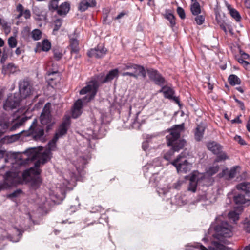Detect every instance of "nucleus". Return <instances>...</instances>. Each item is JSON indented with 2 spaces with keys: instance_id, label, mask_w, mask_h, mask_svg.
Here are the masks:
<instances>
[{
  "instance_id": "obj_51",
  "label": "nucleus",
  "mask_w": 250,
  "mask_h": 250,
  "mask_svg": "<svg viewBox=\"0 0 250 250\" xmlns=\"http://www.w3.org/2000/svg\"><path fill=\"white\" fill-rule=\"evenodd\" d=\"M127 13L126 12L123 11L121 12L118 16L115 18V19L118 20L121 18H122L123 17H124L125 15H127Z\"/></svg>"
},
{
  "instance_id": "obj_12",
  "label": "nucleus",
  "mask_w": 250,
  "mask_h": 250,
  "mask_svg": "<svg viewBox=\"0 0 250 250\" xmlns=\"http://www.w3.org/2000/svg\"><path fill=\"white\" fill-rule=\"evenodd\" d=\"M51 104L47 103L44 105L40 117L42 124L47 125L52 123L51 115Z\"/></svg>"
},
{
  "instance_id": "obj_30",
  "label": "nucleus",
  "mask_w": 250,
  "mask_h": 250,
  "mask_svg": "<svg viewBox=\"0 0 250 250\" xmlns=\"http://www.w3.org/2000/svg\"><path fill=\"white\" fill-rule=\"evenodd\" d=\"M9 125V122L7 117L0 118V126L3 131H5V130L8 128Z\"/></svg>"
},
{
  "instance_id": "obj_6",
  "label": "nucleus",
  "mask_w": 250,
  "mask_h": 250,
  "mask_svg": "<svg viewBox=\"0 0 250 250\" xmlns=\"http://www.w3.org/2000/svg\"><path fill=\"white\" fill-rule=\"evenodd\" d=\"M20 183V177L17 171L7 172L3 182L0 183V191L10 187L16 186Z\"/></svg>"
},
{
  "instance_id": "obj_8",
  "label": "nucleus",
  "mask_w": 250,
  "mask_h": 250,
  "mask_svg": "<svg viewBox=\"0 0 250 250\" xmlns=\"http://www.w3.org/2000/svg\"><path fill=\"white\" fill-rule=\"evenodd\" d=\"M208 148L213 153L218 155L217 158L215 160V162H218L222 160H224L228 159L226 153L220 152L221 151L222 147L221 146L215 142H209L207 144Z\"/></svg>"
},
{
  "instance_id": "obj_14",
  "label": "nucleus",
  "mask_w": 250,
  "mask_h": 250,
  "mask_svg": "<svg viewBox=\"0 0 250 250\" xmlns=\"http://www.w3.org/2000/svg\"><path fill=\"white\" fill-rule=\"evenodd\" d=\"M147 73L149 78L153 81L156 84L161 85L165 83L164 78L156 70L148 69Z\"/></svg>"
},
{
  "instance_id": "obj_17",
  "label": "nucleus",
  "mask_w": 250,
  "mask_h": 250,
  "mask_svg": "<svg viewBox=\"0 0 250 250\" xmlns=\"http://www.w3.org/2000/svg\"><path fill=\"white\" fill-rule=\"evenodd\" d=\"M239 169L240 167L238 166L233 167L230 169L226 168L222 171L221 173L222 176L227 179H231L236 176Z\"/></svg>"
},
{
  "instance_id": "obj_52",
  "label": "nucleus",
  "mask_w": 250,
  "mask_h": 250,
  "mask_svg": "<svg viewBox=\"0 0 250 250\" xmlns=\"http://www.w3.org/2000/svg\"><path fill=\"white\" fill-rule=\"evenodd\" d=\"M23 52H24V50L22 48H20V47L17 48L16 50H15V53L17 55H20Z\"/></svg>"
},
{
  "instance_id": "obj_2",
  "label": "nucleus",
  "mask_w": 250,
  "mask_h": 250,
  "mask_svg": "<svg viewBox=\"0 0 250 250\" xmlns=\"http://www.w3.org/2000/svg\"><path fill=\"white\" fill-rule=\"evenodd\" d=\"M184 131V124L175 125L168 130L169 134L166 136V139L168 146H172V150L165 155L166 160H169L174 151H178L185 146V141L180 138L181 134Z\"/></svg>"
},
{
  "instance_id": "obj_45",
  "label": "nucleus",
  "mask_w": 250,
  "mask_h": 250,
  "mask_svg": "<svg viewBox=\"0 0 250 250\" xmlns=\"http://www.w3.org/2000/svg\"><path fill=\"white\" fill-rule=\"evenodd\" d=\"M234 139L241 145H244L246 144L244 140L240 136L236 135L234 137Z\"/></svg>"
},
{
  "instance_id": "obj_60",
  "label": "nucleus",
  "mask_w": 250,
  "mask_h": 250,
  "mask_svg": "<svg viewBox=\"0 0 250 250\" xmlns=\"http://www.w3.org/2000/svg\"><path fill=\"white\" fill-rule=\"evenodd\" d=\"M237 60L238 62L242 64H243L246 61H245V59L242 58L241 57L238 58Z\"/></svg>"
},
{
  "instance_id": "obj_57",
  "label": "nucleus",
  "mask_w": 250,
  "mask_h": 250,
  "mask_svg": "<svg viewBox=\"0 0 250 250\" xmlns=\"http://www.w3.org/2000/svg\"><path fill=\"white\" fill-rule=\"evenodd\" d=\"M245 5L247 8L250 9V0H245Z\"/></svg>"
},
{
  "instance_id": "obj_40",
  "label": "nucleus",
  "mask_w": 250,
  "mask_h": 250,
  "mask_svg": "<svg viewBox=\"0 0 250 250\" xmlns=\"http://www.w3.org/2000/svg\"><path fill=\"white\" fill-rule=\"evenodd\" d=\"M196 17L195 18V20L198 25H202L205 21V17L203 15H195Z\"/></svg>"
},
{
  "instance_id": "obj_16",
  "label": "nucleus",
  "mask_w": 250,
  "mask_h": 250,
  "mask_svg": "<svg viewBox=\"0 0 250 250\" xmlns=\"http://www.w3.org/2000/svg\"><path fill=\"white\" fill-rule=\"evenodd\" d=\"M69 125V120H67L64 121L60 125L54 136L55 139H58L60 137H61L66 133Z\"/></svg>"
},
{
  "instance_id": "obj_21",
  "label": "nucleus",
  "mask_w": 250,
  "mask_h": 250,
  "mask_svg": "<svg viewBox=\"0 0 250 250\" xmlns=\"http://www.w3.org/2000/svg\"><path fill=\"white\" fill-rule=\"evenodd\" d=\"M206 128V125L203 123L198 125L195 131V138L197 141H200L203 137V134Z\"/></svg>"
},
{
  "instance_id": "obj_28",
  "label": "nucleus",
  "mask_w": 250,
  "mask_h": 250,
  "mask_svg": "<svg viewBox=\"0 0 250 250\" xmlns=\"http://www.w3.org/2000/svg\"><path fill=\"white\" fill-rule=\"evenodd\" d=\"M27 120L28 118L27 117H22L21 119L14 123V124L10 128V130L11 131H14L17 128L21 126Z\"/></svg>"
},
{
  "instance_id": "obj_29",
  "label": "nucleus",
  "mask_w": 250,
  "mask_h": 250,
  "mask_svg": "<svg viewBox=\"0 0 250 250\" xmlns=\"http://www.w3.org/2000/svg\"><path fill=\"white\" fill-rule=\"evenodd\" d=\"M228 80L229 83L232 85L239 84L241 83L240 79L235 75H230Z\"/></svg>"
},
{
  "instance_id": "obj_48",
  "label": "nucleus",
  "mask_w": 250,
  "mask_h": 250,
  "mask_svg": "<svg viewBox=\"0 0 250 250\" xmlns=\"http://www.w3.org/2000/svg\"><path fill=\"white\" fill-rule=\"evenodd\" d=\"M75 180H76V177H75V174L72 173L71 174V179L70 180H67V179L66 180L67 184L65 185V187H67L68 184L70 183L71 182H75Z\"/></svg>"
},
{
  "instance_id": "obj_56",
  "label": "nucleus",
  "mask_w": 250,
  "mask_h": 250,
  "mask_svg": "<svg viewBox=\"0 0 250 250\" xmlns=\"http://www.w3.org/2000/svg\"><path fill=\"white\" fill-rule=\"evenodd\" d=\"M232 123H241V120L240 119L239 117H236L234 119L231 120Z\"/></svg>"
},
{
  "instance_id": "obj_62",
  "label": "nucleus",
  "mask_w": 250,
  "mask_h": 250,
  "mask_svg": "<svg viewBox=\"0 0 250 250\" xmlns=\"http://www.w3.org/2000/svg\"><path fill=\"white\" fill-rule=\"evenodd\" d=\"M4 44V41L0 38V47H2L3 46Z\"/></svg>"
},
{
  "instance_id": "obj_3",
  "label": "nucleus",
  "mask_w": 250,
  "mask_h": 250,
  "mask_svg": "<svg viewBox=\"0 0 250 250\" xmlns=\"http://www.w3.org/2000/svg\"><path fill=\"white\" fill-rule=\"evenodd\" d=\"M99 85L97 81H90L86 86L84 87L80 91L81 95L86 94L83 99L78 100L75 103L72 110V116L74 118H77L82 113L81 108L83 103L88 102L91 100L96 94Z\"/></svg>"
},
{
  "instance_id": "obj_38",
  "label": "nucleus",
  "mask_w": 250,
  "mask_h": 250,
  "mask_svg": "<svg viewBox=\"0 0 250 250\" xmlns=\"http://www.w3.org/2000/svg\"><path fill=\"white\" fill-rule=\"evenodd\" d=\"M244 229L247 232H250V215L244 221Z\"/></svg>"
},
{
  "instance_id": "obj_24",
  "label": "nucleus",
  "mask_w": 250,
  "mask_h": 250,
  "mask_svg": "<svg viewBox=\"0 0 250 250\" xmlns=\"http://www.w3.org/2000/svg\"><path fill=\"white\" fill-rule=\"evenodd\" d=\"M118 74V70L117 69H115L111 70L108 74L106 76L104 80L102 81V83H106L113 80L114 78L116 77Z\"/></svg>"
},
{
  "instance_id": "obj_10",
  "label": "nucleus",
  "mask_w": 250,
  "mask_h": 250,
  "mask_svg": "<svg viewBox=\"0 0 250 250\" xmlns=\"http://www.w3.org/2000/svg\"><path fill=\"white\" fill-rule=\"evenodd\" d=\"M21 100V97H19V94L15 93L7 98L3 107L6 110L15 109L19 106Z\"/></svg>"
},
{
  "instance_id": "obj_5",
  "label": "nucleus",
  "mask_w": 250,
  "mask_h": 250,
  "mask_svg": "<svg viewBox=\"0 0 250 250\" xmlns=\"http://www.w3.org/2000/svg\"><path fill=\"white\" fill-rule=\"evenodd\" d=\"M215 233L214 237L220 239L221 237H230L232 235V227L226 221L218 222L214 228Z\"/></svg>"
},
{
  "instance_id": "obj_64",
  "label": "nucleus",
  "mask_w": 250,
  "mask_h": 250,
  "mask_svg": "<svg viewBox=\"0 0 250 250\" xmlns=\"http://www.w3.org/2000/svg\"><path fill=\"white\" fill-rule=\"evenodd\" d=\"M181 184V183L180 182H179V181L177 183V185H176L175 186V188H176V189L178 188V187L179 186H180Z\"/></svg>"
},
{
  "instance_id": "obj_1",
  "label": "nucleus",
  "mask_w": 250,
  "mask_h": 250,
  "mask_svg": "<svg viewBox=\"0 0 250 250\" xmlns=\"http://www.w3.org/2000/svg\"><path fill=\"white\" fill-rule=\"evenodd\" d=\"M58 139H53L49 142L48 148L42 151V147L39 148H31L25 151L21 154L19 153H15L13 154V157L15 159L12 161L13 167H16L15 165L22 166L28 163L29 161H33L37 159L35 164V167H31L29 169L25 170L22 174L23 179L25 182H30L36 179L37 184L40 182L39 174L40 170L38 167L41 165H43L50 158V151L54 150L56 147V142Z\"/></svg>"
},
{
  "instance_id": "obj_4",
  "label": "nucleus",
  "mask_w": 250,
  "mask_h": 250,
  "mask_svg": "<svg viewBox=\"0 0 250 250\" xmlns=\"http://www.w3.org/2000/svg\"><path fill=\"white\" fill-rule=\"evenodd\" d=\"M121 70L124 71L121 75L123 76H129L135 79H137L139 76L145 78L146 72L144 68L136 64L128 63L124 64L121 67Z\"/></svg>"
},
{
  "instance_id": "obj_36",
  "label": "nucleus",
  "mask_w": 250,
  "mask_h": 250,
  "mask_svg": "<svg viewBox=\"0 0 250 250\" xmlns=\"http://www.w3.org/2000/svg\"><path fill=\"white\" fill-rule=\"evenodd\" d=\"M239 215L238 213H236L235 211H231L229 213L228 216L229 218L232 220L234 222H236L237 220H238L239 218Z\"/></svg>"
},
{
  "instance_id": "obj_22",
  "label": "nucleus",
  "mask_w": 250,
  "mask_h": 250,
  "mask_svg": "<svg viewBox=\"0 0 250 250\" xmlns=\"http://www.w3.org/2000/svg\"><path fill=\"white\" fill-rule=\"evenodd\" d=\"M70 10V4L67 2L62 3L58 8L57 13L61 16L65 15Z\"/></svg>"
},
{
  "instance_id": "obj_34",
  "label": "nucleus",
  "mask_w": 250,
  "mask_h": 250,
  "mask_svg": "<svg viewBox=\"0 0 250 250\" xmlns=\"http://www.w3.org/2000/svg\"><path fill=\"white\" fill-rule=\"evenodd\" d=\"M8 44L11 48L16 47L17 45V41L16 38L14 37H9L8 39Z\"/></svg>"
},
{
  "instance_id": "obj_35",
  "label": "nucleus",
  "mask_w": 250,
  "mask_h": 250,
  "mask_svg": "<svg viewBox=\"0 0 250 250\" xmlns=\"http://www.w3.org/2000/svg\"><path fill=\"white\" fill-rule=\"evenodd\" d=\"M51 48V43L47 40H44L42 42V49L44 51H48Z\"/></svg>"
},
{
  "instance_id": "obj_25",
  "label": "nucleus",
  "mask_w": 250,
  "mask_h": 250,
  "mask_svg": "<svg viewBox=\"0 0 250 250\" xmlns=\"http://www.w3.org/2000/svg\"><path fill=\"white\" fill-rule=\"evenodd\" d=\"M233 200L236 204L242 205L245 204L248 200H247L245 195L242 193H239L233 197Z\"/></svg>"
},
{
  "instance_id": "obj_26",
  "label": "nucleus",
  "mask_w": 250,
  "mask_h": 250,
  "mask_svg": "<svg viewBox=\"0 0 250 250\" xmlns=\"http://www.w3.org/2000/svg\"><path fill=\"white\" fill-rule=\"evenodd\" d=\"M190 10L193 15H197L201 13V10L200 4L195 1L190 6Z\"/></svg>"
},
{
  "instance_id": "obj_39",
  "label": "nucleus",
  "mask_w": 250,
  "mask_h": 250,
  "mask_svg": "<svg viewBox=\"0 0 250 250\" xmlns=\"http://www.w3.org/2000/svg\"><path fill=\"white\" fill-rule=\"evenodd\" d=\"M165 18L169 21L171 26H173L175 24L174 16L171 13L167 14L165 16Z\"/></svg>"
},
{
  "instance_id": "obj_31",
  "label": "nucleus",
  "mask_w": 250,
  "mask_h": 250,
  "mask_svg": "<svg viewBox=\"0 0 250 250\" xmlns=\"http://www.w3.org/2000/svg\"><path fill=\"white\" fill-rule=\"evenodd\" d=\"M78 41L76 39H72L70 41L71 52L77 53L79 51Z\"/></svg>"
},
{
  "instance_id": "obj_55",
  "label": "nucleus",
  "mask_w": 250,
  "mask_h": 250,
  "mask_svg": "<svg viewBox=\"0 0 250 250\" xmlns=\"http://www.w3.org/2000/svg\"><path fill=\"white\" fill-rule=\"evenodd\" d=\"M5 153L6 151L4 149L0 148V159H2L4 157Z\"/></svg>"
},
{
  "instance_id": "obj_23",
  "label": "nucleus",
  "mask_w": 250,
  "mask_h": 250,
  "mask_svg": "<svg viewBox=\"0 0 250 250\" xmlns=\"http://www.w3.org/2000/svg\"><path fill=\"white\" fill-rule=\"evenodd\" d=\"M236 188L238 190H241L244 191L246 194H248L249 193H250V183H241L236 186Z\"/></svg>"
},
{
  "instance_id": "obj_47",
  "label": "nucleus",
  "mask_w": 250,
  "mask_h": 250,
  "mask_svg": "<svg viewBox=\"0 0 250 250\" xmlns=\"http://www.w3.org/2000/svg\"><path fill=\"white\" fill-rule=\"evenodd\" d=\"M23 16L26 19H29L31 17V13L29 10L26 9L23 12Z\"/></svg>"
},
{
  "instance_id": "obj_61",
  "label": "nucleus",
  "mask_w": 250,
  "mask_h": 250,
  "mask_svg": "<svg viewBox=\"0 0 250 250\" xmlns=\"http://www.w3.org/2000/svg\"><path fill=\"white\" fill-rule=\"evenodd\" d=\"M220 27L222 29H223L225 32H227V29L225 26L224 24H221Z\"/></svg>"
},
{
  "instance_id": "obj_58",
  "label": "nucleus",
  "mask_w": 250,
  "mask_h": 250,
  "mask_svg": "<svg viewBox=\"0 0 250 250\" xmlns=\"http://www.w3.org/2000/svg\"><path fill=\"white\" fill-rule=\"evenodd\" d=\"M142 148L144 150H146L147 148V142H144L142 144Z\"/></svg>"
},
{
  "instance_id": "obj_27",
  "label": "nucleus",
  "mask_w": 250,
  "mask_h": 250,
  "mask_svg": "<svg viewBox=\"0 0 250 250\" xmlns=\"http://www.w3.org/2000/svg\"><path fill=\"white\" fill-rule=\"evenodd\" d=\"M228 8L231 17L233 18L237 21H240L241 19V17L238 11H237L234 8H231L230 5H229L228 6Z\"/></svg>"
},
{
  "instance_id": "obj_13",
  "label": "nucleus",
  "mask_w": 250,
  "mask_h": 250,
  "mask_svg": "<svg viewBox=\"0 0 250 250\" xmlns=\"http://www.w3.org/2000/svg\"><path fill=\"white\" fill-rule=\"evenodd\" d=\"M107 49L102 45H99L96 47L91 49L88 52L90 57L100 58L104 56L106 53Z\"/></svg>"
},
{
  "instance_id": "obj_7",
  "label": "nucleus",
  "mask_w": 250,
  "mask_h": 250,
  "mask_svg": "<svg viewBox=\"0 0 250 250\" xmlns=\"http://www.w3.org/2000/svg\"><path fill=\"white\" fill-rule=\"evenodd\" d=\"M170 163L175 167L178 173H187L189 171L192 167V164L185 159L182 154H180L175 160Z\"/></svg>"
},
{
  "instance_id": "obj_20",
  "label": "nucleus",
  "mask_w": 250,
  "mask_h": 250,
  "mask_svg": "<svg viewBox=\"0 0 250 250\" xmlns=\"http://www.w3.org/2000/svg\"><path fill=\"white\" fill-rule=\"evenodd\" d=\"M160 92H162L164 93V96L165 97L168 99H172L177 104L179 103V101L178 98L173 96L174 92L171 88L169 87L164 86L161 89Z\"/></svg>"
},
{
  "instance_id": "obj_42",
  "label": "nucleus",
  "mask_w": 250,
  "mask_h": 250,
  "mask_svg": "<svg viewBox=\"0 0 250 250\" xmlns=\"http://www.w3.org/2000/svg\"><path fill=\"white\" fill-rule=\"evenodd\" d=\"M62 20L60 19H56L54 21L55 27L54 28V31L58 30L61 27L62 25Z\"/></svg>"
},
{
  "instance_id": "obj_9",
  "label": "nucleus",
  "mask_w": 250,
  "mask_h": 250,
  "mask_svg": "<svg viewBox=\"0 0 250 250\" xmlns=\"http://www.w3.org/2000/svg\"><path fill=\"white\" fill-rule=\"evenodd\" d=\"M205 179V176L197 171L193 172L189 178V184L188 190L195 192L196 190L198 183H200L202 180Z\"/></svg>"
},
{
  "instance_id": "obj_33",
  "label": "nucleus",
  "mask_w": 250,
  "mask_h": 250,
  "mask_svg": "<svg viewBox=\"0 0 250 250\" xmlns=\"http://www.w3.org/2000/svg\"><path fill=\"white\" fill-rule=\"evenodd\" d=\"M32 37L34 40H39L41 38L42 32L39 29H34L32 32Z\"/></svg>"
},
{
  "instance_id": "obj_63",
  "label": "nucleus",
  "mask_w": 250,
  "mask_h": 250,
  "mask_svg": "<svg viewBox=\"0 0 250 250\" xmlns=\"http://www.w3.org/2000/svg\"><path fill=\"white\" fill-rule=\"evenodd\" d=\"M23 16V12H19V14L17 16V19H20L21 16Z\"/></svg>"
},
{
  "instance_id": "obj_15",
  "label": "nucleus",
  "mask_w": 250,
  "mask_h": 250,
  "mask_svg": "<svg viewBox=\"0 0 250 250\" xmlns=\"http://www.w3.org/2000/svg\"><path fill=\"white\" fill-rule=\"evenodd\" d=\"M37 125V121L35 120L32 125L29 127L30 133L32 134L34 139L38 140L40 139L44 134V131L42 129H35Z\"/></svg>"
},
{
  "instance_id": "obj_49",
  "label": "nucleus",
  "mask_w": 250,
  "mask_h": 250,
  "mask_svg": "<svg viewBox=\"0 0 250 250\" xmlns=\"http://www.w3.org/2000/svg\"><path fill=\"white\" fill-rule=\"evenodd\" d=\"M240 54L241 55V57L245 60L248 59L249 57V55L248 54L241 50L240 51Z\"/></svg>"
},
{
  "instance_id": "obj_37",
  "label": "nucleus",
  "mask_w": 250,
  "mask_h": 250,
  "mask_svg": "<svg viewBox=\"0 0 250 250\" xmlns=\"http://www.w3.org/2000/svg\"><path fill=\"white\" fill-rule=\"evenodd\" d=\"M219 170V167L216 166H213L209 168L207 170V173L209 175H212L217 173Z\"/></svg>"
},
{
  "instance_id": "obj_41",
  "label": "nucleus",
  "mask_w": 250,
  "mask_h": 250,
  "mask_svg": "<svg viewBox=\"0 0 250 250\" xmlns=\"http://www.w3.org/2000/svg\"><path fill=\"white\" fill-rule=\"evenodd\" d=\"M1 26L6 34H8L10 32L11 27L6 21H3V23L1 24Z\"/></svg>"
},
{
  "instance_id": "obj_46",
  "label": "nucleus",
  "mask_w": 250,
  "mask_h": 250,
  "mask_svg": "<svg viewBox=\"0 0 250 250\" xmlns=\"http://www.w3.org/2000/svg\"><path fill=\"white\" fill-rule=\"evenodd\" d=\"M21 192V190H20V189H18V190H17L15 191L14 192H13V193H11L10 194H9V195H8V196H9L10 198L16 197H17L19 194H20Z\"/></svg>"
},
{
  "instance_id": "obj_50",
  "label": "nucleus",
  "mask_w": 250,
  "mask_h": 250,
  "mask_svg": "<svg viewBox=\"0 0 250 250\" xmlns=\"http://www.w3.org/2000/svg\"><path fill=\"white\" fill-rule=\"evenodd\" d=\"M16 10L19 12H23L24 11L23 6L21 4H19L17 5Z\"/></svg>"
},
{
  "instance_id": "obj_43",
  "label": "nucleus",
  "mask_w": 250,
  "mask_h": 250,
  "mask_svg": "<svg viewBox=\"0 0 250 250\" xmlns=\"http://www.w3.org/2000/svg\"><path fill=\"white\" fill-rule=\"evenodd\" d=\"M177 13L179 15V17L182 19H184L185 18L186 15H185V11L184 10V9L182 8H181L180 7H178L177 9Z\"/></svg>"
},
{
  "instance_id": "obj_32",
  "label": "nucleus",
  "mask_w": 250,
  "mask_h": 250,
  "mask_svg": "<svg viewBox=\"0 0 250 250\" xmlns=\"http://www.w3.org/2000/svg\"><path fill=\"white\" fill-rule=\"evenodd\" d=\"M53 56L56 60H60L62 57V51L60 48H54L53 49Z\"/></svg>"
},
{
  "instance_id": "obj_59",
  "label": "nucleus",
  "mask_w": 250,
  "mask_h": 250,
  "mask_svg": "<svg viewBox=\"0 0 250 250\" xmlns=\"http://www.w3.org/2000/svg\"><path fill=\"white\" fill-rule=\"evenodd\" d=\"M247 129L248 131L250 132V116L247 122Z\"/></svg>"
},
{
  "instance_id": "obj_54",
  "label": "nucleus",
  "mask_w": 250,
  "mask_h": 250,
  "mask_svg": "<svg viewBox=\"0 0 250 250\" xmlns=\"http://www.w3.org/2000/svg\"><path fill=\"white\" fill-rule=\"evenodd\" d=\"M242 65L246 69L250 71V64L247 61H245Z\"/></svg>"
},
{
  "instance_id": "obj_44",
  "label": "nucleus",
  "mask_w": 250,
  "mask_h": 250,
  "mask_svg": "<svg viewBox=\"0 0 250 250\" xmlns=\"http://www.w3.org/2000/svg\"><path fill=\"white\" fill-rule=\"evenodd\" d=\"M7 69L11 73H14L17 70V67L15 64L10 63L7 65Z\"/></svg>"
},
{
  "instance_id": "obj_18",
  "label": "nucleus",
  "mask_w": 250,
  "mask_h": 250,
  "mask_svg": "<svg viewBox=\"0 0 250 250\" xmlns=\"http://www.w3.org/2000/svg\"><path fill=\"white\" fill-rule=\"evenodd\" d=\"M96 5L95 0H83L79 3L78 9L81 12H83L88 8L95 7Z\"/></svg>"
},
{
  "instance_id": "obj_53",
  "label": "nucleus",
  "mask_w": 250,
  "mask_h": 250,
  "mask_svg": "<svg viewBox=\"0 0 250 250\" xmlns=\"http://www.w3.org/2000/svg\"><path fill=\"white\" fill-rule=\"evenodd\" d=\"M235 101L239 104V105H240V108L242 109H244V108H245L244 104V103L240 101V100H238L236 98H235Z\"/></svg>"
},
{
  "instance_id": "obj_19",
  "label": "nucleus",
  "mask_w": 250,
  "mask_h": 250,
  "mask_svg": "<svg viewBox=\"0 0 250 250\" xmlns=\"http://www.w3.org/2000/svg\"><path fill=\"white\" fill-rule=\"evenodd\" d=\"M212 246L207 249L202 245H200L201 250H230V248L216 241L212 242Z\"/></svg>"
},
{
  "instance_id": "obj_11",
  "label": "nucleus",
  "mask_w": 250,
  "mask_h": 250,
  "mask_svg": "<svg viewBox=\"0 0 250 250\" xmlns=\"http://www.w3.org/2000/svg\"><path fill=\"white\" fill-rule=\"evenodd\" d=\"M19 97L21 99L26 98L32 93L31 86L28 81H21L19 83Z\"/></svg>"
}]
</instances>
